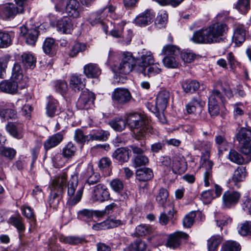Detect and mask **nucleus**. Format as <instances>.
I'll return each instance as SVG.
<instances>
[{
	"mask_svg": "<svg viewBox=\"0 0 251 251\" xmlns=\"http://www.w3.org/2000/svg\"><path fill=\"white\" fill-rule=\"evenodd\" d=\"M240 250V246L237 242L228 241L222 245L221 251H239Z\"/></svg>",
	"mask_w": 251,
	"mask_h": 251,
	"instance_id": "obj_55",
	"label": "nucleus"
},
{
	"mask_svg": "<svg viewBox=\"0 0 251 251\" xmlns=\"http://www.w3.org/2000/svg\"><path fill=\"white\" fill-rule=\"evenodd\" d=\"M85 85V78L82 75H73L70 77V86L75 92H79Z\"/></svg>",
	"mask_w": 251,
	"mask_h": 251,
	"instance_id": "obj_21",
	"label": "nucleus"
},
{
	"mask_svg": "<svg viewBox=\"0 0 251 251\" xmlns=\"http://www.w3.org/2000/svg\"><path fill=\"white\" fill-rule=\"evenodd\" d=\"M111 98L115 104H124L130 101L131 95L128 89L124 88H117L112 93Z\"/></svg>",
	"mask_w": 251,
	"mask_h": 251,
	"instance_id": "obj_10",
	"label": "nucleus"
},
{
	"mask_svg": "<svg viewBox=\"0 0 251 251\" xmlns=\"http://www.w3.org/2000/svg\"><path fill=\"white\" fill-rule=\"evenodd\" d=\"M227 30V26L225 24L213 23L194 32L191 40L197 44H211L219 43Z\"/></svg>",
	"mask_w": 251,
	"mask_h": 251,
	"instance_id": "obj_2",
	"label": "nucleus"
},
{
	"mask_svg": "<svg viewBox=\"0 0 251 251\" xmlns=\"http://www.w3.org/2000/svg\"><path fill=\"white\" fill-rule=\"evenodd\" d=\"M200 57L199 55L189 50L184 51L181 53V58L185 63H191Z\"/></svg>",
	"mask_w": 251,
	"mask_h": 251,
	"instance_id": "obj_47",
	"label": "nucleus"
},
{
	"mask_svg": "<svg viewBox=\"0 0 251 251\" xmlns=\"http://www.w3.org/2000/svg\"><path fill=\"white\" fill-rule=\"evenodd\" d=\"M154 61L152 53L150 51H143L136 61L131 53H124L121 62L118 65L112 66V70L115 73L126 75L134 68L138 73L150 77L161 72V65Z\"/></svg>",
	"mask_w": 251,
	"mask_h": 251,
	"instance_id": "obj_1",
	"label": "nucleus"
},
{
	"mask_svg": "<svg viewBox=\"0 0 251 251\" xmlns=\"http://www.w3.org/2000/svg\"><path fill=\"white\" fill-rule=\"evenodd\" d=\"M20 35L25 39L26 43L29 45H34L37 40L39 32L36 28L27 29L25 25L20 28Z\"/></svg>",
	"mask_w": 251,
	"mask_h": 251,
	"instance_id": "obj_16",
	"label": "nucleus"
},
{
	"mask_svg": "<svg viewBox=\"0 0 251 251\" xmlns=\"http://www.w3.org/2000/svg\"><path fill=\"white\" fill-rule=\"evenodd\" d=\"M162 62L168 68H176L179 65L178 55L165 56Z\"/></svg>",
	"mask_w": 251,
	"mask_h": 251,
	"instance_id": "obj_40",
	"label": "nucleus"
},
{
	"mask_svg": "<svg viewBox=\"0 0 251 251\" xmlns=\"http://www.w3.org/2000/svg\"><path fill=\"white\" fill-rule=\"evenodd\" d=\"M179 53V48L172 45L164 46L162 50V54L165 56L178 55Z\"/></svg>",
	"mask_w": 251,
	"mask_h": 251,
	"instance_id": "obj_48",
	"label": "nucleus"
},
{
	"mask_svg": "<svg viewBox=\"0 0 251 251\" xmlns=\"http://www.w3.org/2000/svg\"><path fill=\"white\" fill-rule=\"evenodd\" d=\"M187 162L182 156L175 157L172 166L173 172L176 174H182L187 169Z\"/></svg>",
	"mask_w": 251,
	"mask_h": 251,
	"instance_id": "obj_25",
	"label": "nucleus"
},
{
	"mask_svg": "<svg viewBox=\"0 0 251 251\" xmlns=\"http://www.w3.org/2000/svg\"><path fill=\"white\" fill-rule=\"evenodd\" d=\"M10 56L5 54L0 57V77L1 78L5 76L6 69L9 61Z\"/></svg>",
	"mask_w": 251,
	"mask_h": 251,
	"instance_id": "obj_53",
	"label": "nucleus"
},
{
	"mask_svg": "<svg viewBox=\"0 0 251 251\" xmlns=\"http://www.w3.org/2000/svg\"><path fill=\"white\" fill-rule=\"evenodd\" d=\"M222 241V238L219 235L211 236L207 240L208 251H216L218 246Z\"/></svg>",
	"mask_w": 251,
	"mask_h": 251,
	"instance_id": "obj_42",
	"label": "nucleus"
},
{
	"mask_svg": "<svg viewBox=\"0 0 251 251\" xmlns=\"http://www.w3.org/2000/svg\"><path fill=\"white\" fill-rule=\"evenodd\" d=\"M83 73L88 78H96L101 74V70L97 64L89 63L83 67Z\"/></svg>",
	"mask_w": 251,
	"mask_h": 251,
	"instance_id": "obj_26",
	"label": "nucleus"
},
{
	"mask_svg": "<svg viewBox=\"0 0 251 251\" xmlns=\"http://www.w3.org/2000/svg\"><path fill=\"white\" fill-rule=\"evenodd\" d=\"M168 196L167 190L164 188H161L156 196V201L159 205L165 207V204L167 202Z\"/></svg>",
	"mask_w": 251,
	"mask_h": 251,
	"instance_id": "obj_45",
	"label": "nucleus"
},
{
	"mask_svg": "<svg viewBox=\"0 0 251 251\" xmlns=\"http://www.w3.org/2000/svg\"><path fill=\"white\" fill-rule=\"evenodd\" d=\"M23 65L26 68L33 69L36 64V60L34 56L29 53L25 52L22 55Z\"/></svg>",
	"mask_w": 251,
	"mask_h": 251,
	"instance_id": "obj_39",
	"label": "nucleus"
},
{
	"mask_svg": "<svg viewBox=\"0 0 251 251\" xmlns=\"http://www.w3.org/2000/svg\"><path fill=\"white\" fill-rule=\"evenodd\" d=\"M60 241L64 243L75 245L81 243L83 242V239L75 236H65L62 235L60 237Z\"/></svg>",
	"mask_w": 251,
	"mask_h": 251,
	"instance_id": "obj_50",
	"label": "nucleus"
},
{
	"mask_svg": "<svg viewBox=\"0 0 251 251\" xmlns=\"http://www.w3.org/2000/svg\"><path fill=\"white\" fill-rule=\"evenodd\" d=\"M111 189L117 193H121L124 188V184L122 180L119 178L112 179L109 183Z\"/></svg>",
	"mask_w": 251,
	"mask_h": 251,
	"instance_id": "obj_54",
	"label": "nucleus"
},
{
	"mask_svg": "<svg viewBox=\"0 0 251 251\" xmlns=\"http://www.w3.org/2000/svg\"><path fill=\"white\" fill-rule=\"evenodd\" d=\"M126 123L134 131L135 138L141 140L146 137L148 133H154V130L150 125V121L144 114L139 113H131L126 118Z\"/></svg>",
	"mask_w": 251,
	"mask_h": 251,
	"instance_id": "obj_4",
	"label": "nucleus"
},
{
	"mask_svg": "<svg viewBox=\"0 0 251 251\" xmlns=\"http://www.w3.org/2000/svg\"><path fill=\"white\" fill-rule=\"evenodd\" d=\"M87 47L85 44L76 43L72 47L69 55L71 57H75L80 52H83L86 50Z\"/></svg>",
	"mask_w": 251,
	"mask_h": 251,
	"instance_id": "obj_57",
	"label": "nucleus"
},
{
	"mask_svg": "<svg viewBox=\"0 0 251 251\" xmlns=\"http://www.w3.org/2000/svg\"><path fill=\"white\" fill-rule=\"evenodd\" d=\"M67 175L65 173H62L55 177L52 181L51 188L55 189L60 193H62L66 187Z\"/></svg>",
	"mask_w": 251,
	"mask_h": 251,
	"instance_id": "obj_23",
	"label": "nucleus"
},
{
	"mask_svg": "<svg viewBox=\"0 0 251 251\" xmlns=\"http://www.w3.org/2000/svg\"><path fill=\"white\" fill-rule=\"evenodd\" d=\"M82 10L83 7L78 0H68L66 1L65 11L70 18H79Z\"/></svg>",
	"mask_w": 251,
	"mask_h": 251,
	"instance_id": "obj_8",
	"label": "nucleus"
},
{
	"mask_svg": "<svg viewBox=\"0 0 251 251\" xmlns=\"http://www.w3.org/2000/svg\"><path fill=\"white\" fill-rule=\"evenodd\" d=\"M189 237L188 234L180 231H176L169 235L166 246L174 249L178 248L182 240H187Z\"/></svg>",
	"mask_w": 251,
	"mask_h": 251,
	"instance_id": "obj_14",
	"label": "nucleus"
},
{
	"mask_svg": "<svg viewBox=\"0 0 251 251\" xmlns=\"http://www.w3.org/2000/svg\"><path fill=\"white\" fill-rule=\"evenodd\" d=\"M62 193H60L58 191L51 188V192L49 199V203L50 206L53 208H56L61 199L60 195Z\"/></svg>",
	"mask_w": 251,
	"mask_h": 251,
	"instance_id": "obj_43",
	"label": "nucleus"
},
{
	"mask_svg": "<svg viewBox=\"0 0 251 251\" xmlns=\"http://www.w3.org/2000/svg\"><path fill=\"white\" fill-rule=\"evenodd\" d=\"M58 103L57 100L50 99L46 106V113L49 117H53L58 109Z\"/></svg>",
	"mask_w": 251,
	"mask_h": 251,
	"instance_id": "obj_41",
	"label": "nucleus"
},
{
	"mask_svg": "<svg viewBox=\"0 0 251 251\" xmlns=\"http://www.w3.org/2000/svg\"><path fill=\"white\" fill-rule=\"evenodd\" d=\"M21 14L23 13L13 3H7L0 5V18L2 20H10Z\"/></svg>",
	"mask_w": 251,
	"mask_h": 251,
	"instance_id": "obj_7",
	"label": "nucleus"
},
{
	"mask_svg": "<svg viewBox=\"0 0 251 251\" xmlns=\"http://www.w3.org/2000/svg\"><path fill=\"white\" fill-rule=\"evenodd\" d=\"M6 131L13 137L21 139L23 136V128L21 125L9 122L5 126Z\"/></svg>",
	"mask_w": 251,
	"mask_h": 251,
	"instance_id": "obj_28",
	"label": "nucleus"
},
{
	"mask_svg": "<svg viewBox=\"0 0 251 251\" xmlns=\"http://www.w3.org/2000/svg\"><path fill=\"white\" fill-rule=\"evenodd\" d=\"M25 87L24 84H21L17 81L12 80H4L0 82V91L5 93L15 94L18 92V88L23 89Z\"/></svg>",
	"mask_w": 251,
	"mask_h": 251,
	"instance_id": "obj_15",
	"label": "nucleus"
},
{
	"mask_svg": "<svg viewBox=\"0 0 251 251\" xmlns=\"http://www.w3.org/2000/svg\"><path fill=\"white\" fill-rule=\"evenodd\" d=\"M149 163V159L145 155H137L134 159L133 165L134 167L145 166Z\"/></svg>",
	"mask_w": 251,
	"mask_h": 251,
	"instance_id": "obj_64",
	"label": "nucleus"
},
{
	"mask_svg": "<svg viewBox=\"0 0 251 251\" xmlns=\"http://www.w3.org/2000/svg\"><path fill=\"white\" fill-rule=\"evenodd\" d=\"M61 151L63 157L68 161H70L75 156L77 148L74 144L70 142L64 145Z\"/></svg>",
	"mask_w": 251,
	"mask_h": 251,
	"instance_id": "obj_31",
	"label": "nucleus"
},
{
	"mask_svg": "<svg viewBox=\"0 0 251 251\" xmlns=\"http://www.w3.org/2000/svg\"><path fill=\"white\" fill-rule=\"evenodd\" d=\"M232 219L221 214H217L215 215V221L217 226L220 227L221 230L225 226L231 223Z\"/></svg>",
	"mask_w": 251,
	"mask_h": 251,
	"instance_id": "obj_51",
	"label": "nucleus"
},
{
	"mask_svg": "<svg viewBox=\"0 0 251 251\" xmlns=\"http://www.w3.org/2000/svg\"><path fill=\"white\" fill-rule=\"evenodd\" d=\"M52 161L56 167L60 168L64 166L69 161L65 159L61 153L60 154L56 153L53 156L52 158Z\"/></svg>",
	"mask_w": 251,
	"mask_h": 251,
	"instance_id": "obj_63",
	"label": "nucleus"
},
{
	"mask_svg": "<svg viewBox=\"0 0 251 251\" xmlns=\"http://www.w3.org/2000/svg\"><path fill=\"white\" fill-rule=\"evenodd\" d=\"M11 43V37L6 32L0 31V48H7Z\"/></svg>",
	"mask_w": 251,
	"mask_h": 251,
	"instance_id": "obj_58",
	"label": "nucleus"
},
{
	"mask_svg": "<svg viewBox=\"0 0 251 251\" xmlns=\"http://www.w3.org/2000/svg\"><path fill=\"white\" fill-rule=\"evenodd\" d=\"M205 104V101L200 97L194 98L186 105V109L189 114L199 113L202 111V108Z\"/></svg>",
	"mask_w": 251,
	"mask_h": 251,
	"instance_id": "obj_18",
	"label": "nucleus"
},
{
	"mask_svg": "<svg viewBox=\"0 0 251 251\" xmlns=\"http://www.w3.org/2000/svg\"><path fill=\"white\" fill-rule=\"evenodd\" d=\"M250 154H245L246 157L244 158L236 151L232 150L229 153L228 158L231 162L237 164L248 163L251 161V156Z\"/></svg>",
	"mask_w": 251,
	"mask_h": 251,
	"instance_id": "obj_32",
	"label": "nucleus"
},
{
	"mask_svg": "<svg viewBox=\"0 0 251 251\" xmlns=\"http://www.w3.org/2000/svg\"><path fill=\"white\" fill-rule=\"evenodd\" d=\"M237 139L241 145L240 151L244 154L251 152V130L242 127L237 134Z\"/></svg>",
	"mask_w": 251,
	"mask_h": 251,
	"instance_id": "obj_6",
	"label": "nucleus"
},
{
	"mask_svg": "<svg viewBox=\"0 0 251 251\" xmlns=\"http://www.w3.org/2000/svg\"><path fill=\"white\" fill-rule=\"evenodd\" d=\"M15 105L13 103L6 104L5 108H0V118L2 122L9 119H15L16 117V111L14 109Z\"/></svg>",
	"mask_w": 251,
	"mask_h": 251,
	"instance_id": "obj_19",
	"label": "nucleus"
},
{
	"mask_svg": "<svg viewBox=\"0 0 251 251\" xmlns=\"http://www.w3.org/2000/svg\"><path fill=\"white\" fill-rule=\"evenodd\" d=\"M106 17V15H105L104 8H103L95 13L91 14L88 21L91 25H94L102 23V21Z\"/></svg>",
	"mask_w": 251,
	"mask_h": 251,
	"instance_id": "obj_33",
	"label": "nucleus"
},
{
	"mask_svg": "<svg viewBox=\"0 0 251 251\" xmlns=\"http://www.w3.org/2000/svg\"><path fill=\"white\" fill-rule=\"evenodd\" d=\"M169 208V210L164 209V211L160 214L159 222L162 225H167L169 220L174 217V211L173 205L170 204Z\"/></svg>",
	"mask_w": 251,
	"mask_h": 251,
	"instance_id": "obj_38",
	"label": "nucleus"
},
{
	"mask_svg": "<svg viewBox=\"0 0 251 251\" xmlns=\"http://www.w3.org/2000/svg\"><path fill=\"white\" fill-rule=\"evenodd\" d=\"M241 195L237 191H226L222 196V206L224 208H230L237 204Z\"/></svg>",
	"mask_w": 251,
	"mask_h": 251,
	"instance_id": "obj_9",
	"label": "nucleus"
},
{
	"mask_svg": "<svg viewBox=\"0 0 251 251\" xmlns=\"http://www.w3.org/2000/svg\"><path fill=\"white\" fill-rule=\"evenodd\" d=\"M155 13L151 10H147L139 15L134 20L135 24L140 26H145L152 22Z\"/></svg>",
	"mask_w": 251,
	"mask_h": 251,
	"instance_id": "obj_17",
	"label": "nucleus"
},
{
	"mask_svg": "<svg viewBox=\"0 0 251 251\" xmlns=\"http://www.w3.org/2000/svg\"><path fill=\"white\" fill-rule=\"evenodd\" d=\"M107 133L102 130L93 131L89 134L90 141H105L107 139Z\"/></svg>",
	"mask_w": 251,
	"mask_h": 251,
	"instance_id": "obj_52",
	"label": "nucleus"
},
{
	"mask_svg": "<svg viewBox=\"0 0 251 251\" xmlns=\"http://www.w3.org/2000/svg\"><path fill=\"white\" fill-rule=\"evenodd\" d=\"M246 29L242 25L235 26L232 37V41L236 46H239L245 40Z\"/></svg>",
	"mask_w": 251,
	"mask_h": 251,
	"instance_id": "obj_20",
	"label": "nucleus"
},
{
	"mask_svg": "<svg viewBox=\"0 0 251 251\" xmlns=\"http://www.w3.org/2000/svg\"><path fill=\"white\" fill-rule=\"evenodd\" d=\"M194 150L203 151L201 152V169L203 172L204 185L208 187L212 180V169L213 162L209 160L212 144L207 141L197 140L193 142Z\"/></svg>",
	"mask_w": 251,
	"mask_h": 251,
	"instance_id": "obj_3",
	"label": "nucleus"
},
{
	"mask_svg": "<svg viewBox=\"0 0 251 251\" xmlns=\"http://www.w3.org/2000/svg\"><path fill=\"white\" fill-rule=\"evenodd\" d=\"M126 120L122 118H115L109 122V125L116 131L121 132L124 130L126 125Z\"/></svg>",
	"mask_w": 251,
	"mask_h": 251,
	"instance_id": "obj_35",
	"label": "nucleus"
},
{
	"mask_svg": "<svg viewBox=\"0 0 251 251\" xmlns=\"http://www.w3.org/2000/svg\"><path fill=\"white\" fill-rule=\"evenodd\" d=\"M238 232L242 236H251V221H246L242 224L238 229Z\"/></svg>",
	"mask_w": 251,
	"mask_h": 251,
	"instance_id": "obj_62",
	"label": "nucleus"
},
{
	"mask_svg": "<svg viewBox=\"0 0 251 251\" xmlns=\"http://www.w3.org/2000/svg\"><path fill=\"white\" fill-rule=\"evenodd\" d=\"M50 21L52 25H55L58 31L63 33L71 34L74 29V25L71 19L68 17H63L55 23L50 16Z\"/></svg>",
	"mask_w": 251,
	"mask_h": 251,
	"instance_id": "obj_13",
	"label": "nucleus"
},
{
	"mask_svg": "<svg viewBox=\"0 0 251 251\" xmlns=\"http://www.w3.org/2000/svg\"><path fill=\"white\" fill-rule=\"evenodd\" d=\"M247 174V173L245 167L243 166L238 167L234 172L230 183H233L234 186H236L238 187V183L244 181L245 179Z\"/></svg>",
	"mask_w": 251,
	"mask_h": 251,
	"instance_id": "obj_30",
	"label": "nucleus"
},
{
	"mask_svg": "<svg viewBox=\"0 0 251 251\" xmlns=\"http://www.w3.org/2000/svg\"><path fill=\"white\" fill-rule=\"evenodd\" d=\"M63 134L59 132L50 136L44 143V147L46 151L58 146L63 139Z\"/></svg>",
	"mask_w": 251,
	"mask_h": 251,
	"instance_id": "obj_24",
	"label": "nucleus"
},
{
	"mask_svg": "<svg viewBox=\"0 0 251 251\" xmlns=\"http://www.w3.org/2000/svg\"><path fill=\"white\" fill-rule=\"evenodd\" d=\"M136 233L139 236H144L152 232V227L149 225H140L136 227Z\"/></svg>",
	"mask_w": 251,
	"mask_h": 251,
	"instance_id": "obj_60",
	"label": "nucleus"
},
{
	"mask_svg": "<svg viewBox=\"0 0 251 251\" xmlns=\"http://www.w3.org/2000/svg\"><path fill=\"white\" fill-rule=\"evenodd\" d=\"M74 139L78 143H84L86 141H90L89 134L86 135L81 129H77L75 131Z\"/></svg>",
	"mask_w": 251,
	"mask_h": 251,
	"instance_id": "obj_61",
	"label": "nucleus"
},
{
	"mask_svg": "<svg viewBox=\"0 0 251 251\" xmlns=\"http://www.w3.org/2000/svg\"><path fill=\"white\" fill-rule=\"evenodd\" d=\"M136 178L141 181L151 180L153 176L152 170L148 168L138 169L136 172Z\"/></svg>",
	"mask_w": 251,
	"mask_h": 251,
	"instance_id": "obj_34",
	"label": "nucleus"
},
{
	"mask_svg": "<svg viewBox=\"0 0 251 251\" xmlns=\"http://www.w3.org/2000/svg\"><path fill=\"white\" fill-rule=\"evenodd\" d=\"M130 150L127 148H119L113 153V157L120 163L127 162L129 159Z\"/></svg>",
	"mask_w": 251,
	"mask_h": 251,
	"instance_id": "obj_27",
	"label": "nucleus"
},
{
	"mask_svg": "<svg viewBox=\"0 0 251 251\" xmlns=\"http://www.w3.org/2000/svg\"><path fill=\"white\" fill-rule=\"evenodd\" d=\"M234 7L242 14H246L250 9V0H238L234 4Z\"/></svg>",
	"mask_w": 251,
	"mask_h": 251,
	"instance_id": "obj_44",
	"label": "nucleus"
},
{
	"mask_svg": "<svg viewBox=\"0 0 251 251\" xmlns=\"http://www.w3.org/2000/svg\"><path fill=\"white\" fill-rule=\"evenodd\" d=\"M22 214L27 218L30 226H35L36 220L33 209L29 206H23L21 208Z\"/></svg>",
	"mask_w": 251,
	"mask_h": 251,
	"instance_id": "obj_36",
	"label": "nucleus"
},
{
	"mask_svg": "<svg viewBox=\"0 0 251 251\" xmlns=\"http://www.w3.org/2000/svg\"><path fill=\"white\" fill-rule=\"evenodd\" d=\"M126 23L122 22L121 23H114L113 29L110 32V35L115 38H121L123 34V27Z\"/></svg>",
	"mask_w": 251,
	"mask_h": 251,
	"instance_id": "obj_49",
	"label": "nucleus"
},
{
	"mask_svg": "<svg viewBox=\"0 0 251 251\" xmlns=\"http://www.w3.org/2000/svg\"><path fill=\"white\" fill-rule=\"evenodd\" d=\"M24 101L21 99H19L16 102V105L19 106V108H22L23 114L27 118L30 117V114L32 110V107L29 104L23 105Z\"/></svg>",
	"mask_w": 251,
	"mask_h": 251,
	"instance_id": "obj_56",
	"label": "nucleus"
},
{
	"mask_svg": "<svg viewBox=\"0 0 251 251\" xmlns=\"http://www.w3.org/2000/svg\"><path fill=\"white\" fill-rule=\"evenodd\" d=\"M83 189V186L78 187L77 176L75 174L72 175L68 184V204L73 206L77 203L82 198Z\"/></svg>",
	"mask_w": 251,
	"mask_h": 251,
	"instance_id": "obj_5",
	"label": "nucleus"
},
{
	"mask_svg": "<svg viewBox=\"0 0 251 251\" xmlns=\"http://www.w3.org/2000/svg\"><path fill=\"white\" fill-rule=\"evenodd\" d=\"M169 93L167 91H160L157 95L156 98L155 106L157 111H163L166 109L168 99Z\"/></svg>",
	"mask_w": 251,
	"mask_h": 251,
	"instance_id": "obj_22",
	"label": "nucleus"
},
{
	"mask_svg": "<svg viewBox=\"0 0 251 251\" xmlns=\"http://www.w3.org/2000/svg\"><path fill=\"white\" fill-rule=\"evenodd\" d=\"M95 100V94L88 91H84L80 95L76 103V106L80 109H88L94 105Z\"/></svg>",
	"mask_w": 251,
	"mask_h": 251,
	"instance_id": "obj_11",
	"label": "nucleus"
},
{
	"mask_svg": "<svg viewBox=\"0 0 251 251\" xmlns=\"http://www.w3.org/2000/svg\"><path fill=\"white\" fill-rule=\"evenodd\" d=\"M10 222L19 232H23L25 230L23 224V218L21 216L13 217L10 219Z\"/></svg>",
	"mask_w": 251,
	"mask_h": 251,
	"instance_id": "obj_59",
	"label": "nucleus"
},
{
	"mask_svg": "<svg viewBox=\"0 0 251 251\" xmlns=\"http://www.w3.org/2000/svg\"><path fill=\"white\" fill-rule=\"evenodd\" d=\"M168 19V15L165 11H160L157 16L154 23L157 28H161L165 26Z\"/></svg>",
	"mask_w": 251,
	"mask_h": 251,
	"instance_id": "obj_46",
	"label": "nucleus"
},
{
	"mask_svg": "<svg viewBox=\"0 0 251 251\" xmlns=\"http://www.w3.org/2000/svg\"><path fill=\"white\" fill-rule=\"evenodd\" d=\"M182 87L185 93H193L200 87L199 83L196 80H186L183 82Z\"/></svg>",
	"mask_w": 251,
	"mask_h": 251,
	"instance_id": "obj_37",
	"label": "nucleus"
},
{
	"mask_svg": "<svg viewBox=\"0 0 251 251\" xmlns=\"http://www.w3.org/2000/svg\"><path fill=\"white\" fill-rule=\"evenodd\" d=\"M11 78L12 80L17 81L21 84H24L25 86L26 83L25 77H24L23 70L21 65L18 63H15L13 65Z\"/></svg>",
	"mask_w": 251,
	"mask_h": 251,
	"instance_id": "obj_29",
	"label": "nucleus"
},
{
	"mask_svg": "<svg viewBox=\"0 0 251 251\" xmlns=\"http://www.w3.org/2000/svg\"><path fill=\"white\" fill-rule=\"evenodd\" d=\"M110 193L107 187L102 184H99L94 187L92 195L93 201L103 202L110 199Z\"/></svg>",
	"mask_w": 251,
	"mask_h": 251,
	"instance_id": "obj_12",
	"label": "nucleus"
}]
</instances>
